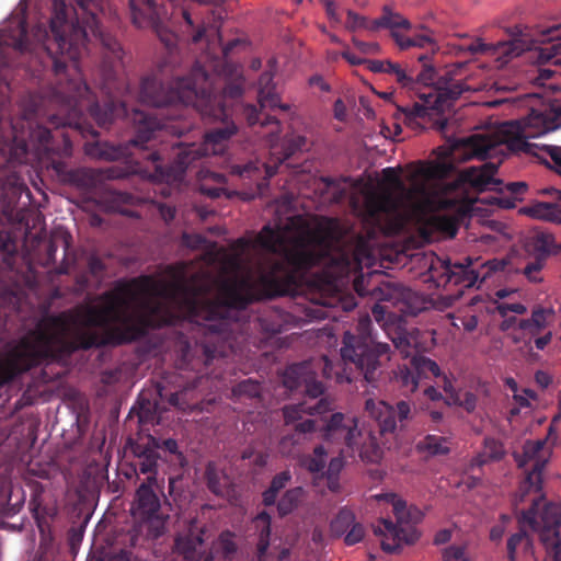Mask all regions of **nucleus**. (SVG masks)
I'll return each mask as SVG.
<instances>
[{
	"label": "nucleus",
	"mask_w": 561,
	"mask_h": 561,
	"mask_svg": "<svg viewBox=\"0 0 561 561\" xmlns=\"http://www.w3.org/2000/svg\"><path fill=\"white\" fill-rule=\"evenodd\" d=\"M381 173L383 183L389 187L401 188L403 186L400 175L394 168H385Z\"/></svg>",
	"instance_id": "51"
},
{
	"label": "nucleus",
	"mask_w": 561,
	"mask_h": 561,
	"mask_svg": "<svg viewBox=\"0 0 561 561\" xmlns=\"http://www.w3.org/2000/svg\"><path fill=\"white\" fill-rule=\"evenodd\" d=\"M388 66V75L394 77L396 81L404 89L414 90L415 89V80L414 76L411 72H408L405 69L401 67L398 62H390Z\"/></svg>",
	"instance_id": "42"
},
{
	"label": "nucleus",
	"mask_w": 561,
	"mask_h": 561,
	"mask_svg": "<svg viewBox=\"0 0 561 561\" xmlns=\"http://www.w3.org/2000/svg\"><path fill=\"white\" fill-rule=\"evenodd\" d=\"M262 391V386L260 382L253 380V379H245L237 383L232 388V396L236 399L241 398H250L255 399L259 398Z\"/></svg>",
	"instance_id": "39"
},
{
	"label": "nucleus",
	"mask_w": 561,
	"mask_h": 561,
	"mask_svg": "<svg viewBox=\"0 0 561 561\" xmlns=\"http://www.w3.org/2000/svg\"><path fill=\"white\" fill-rule=\"evenodd\" d=\"M419 448L427 451L430 455H446L449 453V440L447 437L438 435H427L419 443Z\"/></svg>",
	"instance_id": "35"
},
{
	"label": "nucleus",
	"mask_w": 561,
	"mask_h": 561,
	"mask_svg": "<svg viewBox=\"0 0 561 561\" xmlns=\"http://www.w3.org/2000/svg\"><path fill=\"white\" fill-rule=\"evenodd\" d=\"M205 478L208 489L216 495H225L228 493L230 480L228 476L220 471L215 462H208L205 470Z\"/></svg>",
	"instance_id": "29"
},
{
	"label": "nucleus",
	"mask_w": 561,
	"mask_h": 561,
	"mask_svg": "<svg viewBox=\"0 0 561 561\" xmlns=\"http://www.w3.org/2000/svg\"><path fill=\"white\" fill-rule=\"evenodd\" d=\"M543 193L553 194L554 202H534L523 207L520 211L535 219L561 222V191L551 187Z\"/></svg>",
	"instance_id": "22"
},
{
	"label": "nucleus",
	"mask_w": 561,
	"mask_h": 561,
	"mask_svg": "<svg viewBox=\"0 0 561 561\" xmlns=\"http://www.w3.org/2000/svg\"><path fill=\"white\" fill-rule=\"evenodd\" d=\"M88 270L91 275L99 277L104 273L105 264L99 256L91 255L88 260Z\"/></svg>",
	"instance_id": "58"
},
{
	"label": "nucleus",
	"mask_w": 561,
	"mask_h": 561,
	"mask_svg": "<svg viewBox=\"0 0 561 561\" xmlns=\"http://www.w3.org/2000/svg\"><path fill=\"white\" fill-rule=\"evenodd\" d=\"M327 451L323 446H317L313 453L301 458V466L311 473H322L325 467Z\"/></svg>",
	"instance_id": "36"
},
{
	"label": "nucleus",
	"mask_w": 561,
	"mask_h": 561,
	"mask_svg": "<svg viewBox=\"0 0 561 561\" xmlns=\"http://www.w3.org/2000/svg\"><path fill=\"white\" fill-rule=\"evenodd\" d=\"M344 467V461L342 457H333L328 466L327 471H323V474H330V476H340V472L342 471Z\"/></svg>",
	"instance_id": "61"
},
{
	"label": "nucleus",
	"mask_w": 561,
	"mask_h": 561,
	"mask_svg": "<svg viewBox=\"0 0 561 561\" xmlns=\"http://www.w3.org/2000/svg\"><path fill=\"white\" fill-rule=\"evenodd\" d=\"M442 381H443L442 387H443L444 391L447 394L446 399H444V403L447 407H450L451 404H458L459 403V397H458L457 392L455 391L451 381L445 375L442 376Z\"/></svg>",
	"instance_id": "53"
},
{
	"label": "nucleus",
	"mask_w": 561,
	"mask_h": 561,
	"mask_svg": "<svg viewBox=\"0 0 561 561\" xmlns=\"http://www.w3.org/2000/svg\"><path fill=\"white\" fill-rule=\"evenodd\" d=\"M355 515L351 510L342 508L331 522V533L336 536H343L354 524Z\"/></svg>",
	"instance_id": "38"
},
{
	"label": "nucleus",
	"mask_w": 561,
	"mask_h": 561,
	"mask_svg": "<svg viewBox=\"0 0 561 561\" xmlns=\"http://www.w3.org/2000/svg\"><path fill=\"white\" fill-rule=\"evenodd\" d=\"M505 263L497 260H490L479 263L473 262L470 257L466 259V263H451L449 260H440L432 262L428 273L430 279L437 287H446L449 285H459L463 288L478 287L492 276L493 273L502 271Z\"/></svg>",
	"instance_id": "9"
},
{
	"label": "nucleus",
	"mask_w": 561,
	"mask_h": 561,
	"mask_svg": "<svg viewBox=\"0 0 561 561\" xmlns=\"http://www.w3.org/2000/svg\"><path fill=\"white\" fill-rule=\"evenodd\" d=\"M181 14L186 27L192 32V42L195 44L201 42L206 33V27L202 19L195 13L192 7L182 9Z\"/></svg>",
	"instance_id": "33"
},
{
	"label": "nucleus",
	"mask_w": 561,
	"mask_h": 561,
	"mask_svg": "<svg viewBox=\"0 0 561 561\" xmlns=\"http://www.w3.org/2000/svg\"><path fill=\"white\" fill-rule=\"evenodd\" d=\"M505 455L503 444L492 437H486L483 440L482 449L470 461V467L481 468L482 466L501 460Z\"/></svg>",
	"instance_id": "25"
},
{
	"label": "nucleus",
	"mask_w": 561,
	"mask_h": 561,
	"mask_svg": "<svg viewBox=\"0 0 561 561\" xmlns=\"http://www.w3.org/2000/svg\"><path fill=\"white\" fill-rule=\"evenodd\" d=\"M199 191L202 194L210 198H218L225 192V188L222 186H208L206 183H202L199 185Z\"/></svg>",
	"instance_id": "63"
},
{
	"label": "nucleus",
	"mask_w": 561,
	"mask_h": 561,
	"mask_svg": "<svg viewBox=\"0 0 561 561\" xmlns=\"http://www.w3.org/2000/svg\"><path fill=\"white\" fill-rule=\"evenodd\" d=\"M522 510L517 515V522H519V517L522 515ZM519 530L516 534H513L507 539V559L510 561H517L516 550L517 547L523 545V550L525 553H533L534 551V540L531 536L524 529L525 526H529L526 523H518Z\"/></svg>",
	"instance_id": "26"
},
{
	"label": "nucleus",
	"mask_w": 561,
	"mask_h": 561,
	"mask_svg": "<svg viewBox=\"0 0 561 561\" xmlns=\"http://www.w3.org/2000/svg\"><path fill=\"white\" fill-rule=\"evenodd\" d=\"M307 144V139L300 135H288L283 138L278 145H272L268 161L261 163L259 161H249L244 164L230 165V174L242 180H257L263 171L264 180L274 176L278 168L289 160L296 152L301 151Z\"/></svg>",
	"instance_id": "12"
},
{
	"label": "nucleus",
	"mask_w": 561,
	"mask_h": 561,
	"mask_svg": "<svg viewBox=\"0 0 561 561\" xmlns=\"http://www.w3.org/2000/svg\"><path fill=\"white\" fill-rule=\"evenodd\" d=\"M531 321L537 324L541 330L547 325V312L542 308H537L531 312Z\"/></svg>",
	"instance_id": "64"
},
{
	"label": "nucleus",
	"mask_w": 561,
	"mask_h": 561,
	"mask_svg": "<svg viewBox=\"0 0 561 561\" xmlns=\"http://www.w3.org/2000/svg\"><path fill=\"white\" fill-rule=\"evenodd\" d=\"M253 527L257 533L256 553L257 561H267V549L271 537V516L266 512L257 514L253 522ZM289 557V550L284 548L278 554L277 561H284Z\"/></svg>",
	"instance_id": "23"
},
{
	"label": "nucleus",
	"mask_w": 561,
	"mask_h": 561,
	"mask_svg": "<svg viewBox=\"0 0 561 561\" xmlns=\"http://www.w3.org/2000/svg\"><path fill=\"white\" fill-rule=\"evenodd\" d=\"M163 7L156 0H129L131 22L138 28H153L159 32Z\"/></svg>",
	"instance_id": "19"
},
{
	"label": "nucleus",
	"mask_w": 561,
	"mask_h": 561,
	"mask_svg": "<svg viewBox=\"0 0 561 561\" xmlns=\"http://www.w3.org/2000/svg\"><path fill=\"white\" fill-rule=\"evenodd\" d=\"M331 410V402L325 398L320 399L314 404L304 401L284 407L283 415L285 423L286 425L293 424L294 432L280 438L278 444L279 451L283 455L291 456L295 454L296 447L302 444L307 434H311L318 428L323 432V426L328 420H323V424L320 427L317 420L310 417L304 419V415H323Z\"/></svg>",
	"instance_id": "11"
},
{
	"label": "nucleus",
	"mask_w": 561,
	"mask_h": 561,
	"mask_svg": "<svg viewBox=\"0 0 561 561\" xmlns=\"http://www.w3.org/2000/svg\"><path fill=\"white\" fill-rule=\"evenodd\" d=\"M542 151L551 159L552 165L548 164L549 168L553 169L558 174L561 175V147L554 145H545Z\"/></svg>",
	"instance_id": "46"
},
{
	"label": "nucleus",
	"mask_w": 561,
	"mask_h": 561,
	"mask_svg": "<svg viewBox=\"0 0 561 561\" xmlns=\"http://www.w3.org/2000/svg\"><path fill=\"white\" fill-rule=\"evenodd\" d=\"M518 328L531 336L538 335L542 330L531 321V318L518 321Z\"/></svg>",
	"instance_id": "60"
},
{
	"label": "nucleus",
	"mask_w": 561,
	"mask_h": 561,
	"mask_svg": "<svg viewBox=\"0 0 561 561\" xmlns=\"http://www.w3.org/2000/svg\"><path fill=\"white\" fill-rule=\"evenodd\" d=\"M404 298L407 299L405 311L411 316H417L420 312L427 309V300L417 293L409 290L404 294Z\"/></svg>",
	"instance_id": "44"
},
{
	"label": "nucleus",
	"mask_w": 561,
	"mask_h": 561,
	"mask_svg": "<svg viewBox=\"0 0 561 561\" xmlns=\"http://www.w3.org/2000/svg\"><path fill=\"white\" fill-rule=\"evenodd\" d=\"M392 505L396 522L390 518H381L375 533L381 535V549L388 553L398 552L402 545H413L420 538L416 524L423 518V513L415 506H407L405 501L397 494H387Z\"/></svg>",
	"instance_id": "8"
},
{
	"label": "nucleus",
	"mask_w": 561,
	"mask_h": 561,
	"mask_svg": "<svg viewBox=\"0 0 561 561\" xmlns=\"http://www.w3.org/2000/svg\"><path fill=\"white\" fill-rule=\"evenodd\" d=\"M133 453L135 455V471L147 474V477L157 478L158 461L161 458L159 454V439L148 435L133 446Z\"/></svg>",
	"instance_id": "17"
},
{
	"label": "nucleus",
	"mask_w": 561,
	"mask_h": 561,
	"mask_svg": "<svg viewBox=\"0 0 561 561\" xmlns=\"http://www.w3.org/2000/svg\"><path fill=\"white\" fill-rule=\"evenodd\" d=\"M382 19H386L383 28H388L391 32L397 31V28H404L410 30L411 23L408 19H405L403 15H401L398 12H393L390 7L385 5L382 8Z\"/></svg>",
	"instance_id": "40"
},
{
	"label": "nucleus",
	"mask_w": 561,
	"mask_h": 561,
	"mask_svg": "<svg viewBox=\"0 0 561 561\" xmlns=\"http://www.w3.org/2000/svg\"><path fill=\"white\" fill-rule=\"evenodd\" d=\"M526 311L527 308L520 302H502L497 306V312L503 318L510 313L524 314Z\"/></svg>",
	"instance_id": "50"
},
{
	"label": "nucleus",
	"mask_w": 561,
	"mask_h": 561,
	"mask_svg": "<svg viewBox=\"0 0 561 561\" xmlns=\"http://www.w3.org/2000/svg\"><path fill=\"white\" fill-rule=\"evenodd\" d=\"M557 433L549 426L545 439L526 440L522 454H514L518 468L524 469L525 478L519 486V500L535 492L531 504L523 511L519 523H526L531 530L538 533L539 540L552 561H561V510L553 503H545L542 489V472L551 455V446L557 444Z\"/></svg>",
	"instance_id": "4"
},
{
	"label": "nucleus",
	"mask_w": 561,
	"mask_h": 561,
	"mask_svg": "<svg viewBox=\"0 0 561 561\" xmlns=\"http://www.w3.org/2000/svg\"><path fill=\"white\" fill-rule=\"evenodd\" d=\"M556 241L552 233L534 229L525 240L526 252L534 257L523 268V274L531 283L542 280L541 270L545 267L548 257L553 253Z\"/></svg>",
	"instance_id": "15"
},
{
	"label": "nucleus",
	"mask_w": 561,
	"mask_h": 561,
	"mask_svg": "<svg viewBox=\"0 0 561 561\" xmlns=\"http://www.w3.org/2000/svg\"><path fill=\"white\" fill-rule=\"evenodd\" d=\"M159 450H162L169 455L167 460L170 461L172 466L183 469L187 465L186 457L180 450L179 444L175 439H159Z\"/></svg>",
	"instance_id": "34"
},
{
	"label": "nucleus",
	"mask_w": 561,
	"mask_h": 561,
	"mask_svg": "<svg viewBox=\"0 0 561 561\" xmlns=\"http://www.w3.org/2000/svg\"><path fill=\"white\" fill-rule=\"evenodd\" d=\"M388 66V75L394 77L396 81L404 89L414 90L415 89V80L414 76L411 72H408L405 69L401 67L398 62H390Z\"/></svg>",
	"instance_id": "41"
},
{
	"label": "nucleus",
	"mask_w": 561,
	"mask_h": 561,
	"mask_svg": "<svg viewBox=\"0 0 561 561\" xmlns=\"http://www.w3.org/2000/svg\"><path fill=\"white\" fill-rule=\"evenodd\" d=\"M438 206L444 209L460 211L467 208L468 204L463 198L442 196Z\"/></svg>",
	"instance_id": "48"
},
{
	"label": "nucleus",
	"mask_w": 561,
	"mask_h": 561,
	"mask_svg": "<svg viewBox=\"0 0 561 561\" xmlns=\"http://www.w3.org/2000/svg\"><path fill=\"white\" fill-rule=\"evenodd\" d=\"M291 474L289 471L285 470L277 473L271 481V484L267 490H265L262 494L263 504L265 506H271L276 503V499L278 493L287 485L290 481Z\"/></svg>",
	"instance_id": "32"
},
{
	"label": "nucleus",
	"mask_w": 561,
	"mask_h": 561,
	"mask_svg": "<svg viewBox=\"0 0 561 561\" xmlns=\"http://www.w3.org/2000/svg\"><path fill=\"white\" fill-rule=\"evenodd\" d=\"M24 53L30 49L27 25L24 20H19L11 27L10 32L2 30L0 35V68L9 67L11 59L8 49Z\"/></svg>",
	"instance_id": "18"
},
{
	"label": "nucleus",
	"mask_w": 561,
	"mask_h": 561,
	"mask_svg": "<svg viewBox=\"0 0 561 561\" xmlns=\"http://www.w3.org/2000/svg\"><path fill=\"white\" fill-rule=\"evenodd\" d=\"M394 378L405 394L415 392L420 386L415 371L412 368L410 362L408 365L404 364L398 366V369L394 373Z\"/></svg>",
	"instance_id": "31"
},
{
	"label": "nucleus",
	"mask_w": 561,
	"mask_h": 561,
	"mask_svg": "<svg viewBox=\"0 0 561 561\" xmlns=\"http://www.w3.org/2000/svg\"><path fill=\"white\" fill-rule=\"evenodd\" d=\"M196 67H199L201 69H203L207 73V76L209 77V80L211 82L213 94L217 95V96H221V103L224 105H225V103H224L225 96H229L231 99H236V98H239L242 94V88L239 84H227L225 88L221 89L222 90V94L218 93L219 89L216 88L215 76L210 75L199 62H196L192 67L191 72H190L188 76L173 78L169 82V84L165 87V91H173V90L176 91V82L180 81V80H183L182 87H185L187 84L188 80H192V82H194L195 78H193L192 73H193V70Z\"/></svg>",
	"instance_id": "24"
},
{
	"label": "nucleus",
	"mask_w": 561,
	"mask_h": 561,
	"mask_svg": "<svg viewBox=\"0 0 561 561\" xmlns=\"http://www.w3.org/2000/svg\"><path fill=\"white\" fill-rule=\"evenodd\" d=\"M506 190L515 199H520L527 192L528 185L526 182H511L506 184Z\"/></svg>",
	"instance_id": "59"
},
{
	"label": "nucleus",
	"mask_w": 561,
	"mask_h": 561,
	"mask_svg": "<svg viewBox=\"0 0 561 561\" xmlns=\"http://www.w3.org/2000/svg\"><path fill=\"white\" fill-rule=\"evenodd\" d=\"M410 363L420 383L422 380L442 376V371L437 363L424 355L412 356Z\"/></svg>",
	"instance_id": "30"
},
{
	"label": "nucleus",
	"mask_w": 561,
	"mask_h": 561,
	"mask_svg": "<svg viewBox=\"0 0 561 561\" xmlns=\"http://www.w3.org/2000/svg\"><path fill=\"white\" fill-rule=\"evenodd\" d=\"M365 64H367V67L370 71L376 73H388V66L390 65V60H365Z\"/></svg>",
	"instance_id": "62"
},
{
	"label": "nucleus",
	"mask_w": 561,
	"mask_h": 561,
	"mask_svg": "<svg viewBox=\"0 0 561 561\" xmlns=\"http://www.w3.org/2000/svg\"><path fill=\"white\" fill-rule=\"evenodd\" d=\"M430 106L419 102H415L412 105L398 107V111L403 115V122L415 130L425 128L423 122H425V118L430 115Z\"/></svg>",
	"instance_id": "28"
},
{
	"label": "nucleus",
	"mask_w": 561,
	"mask_h": 561,
	"mask_svg": "<svg viewBox=\"0 0 561 561\" xmlns=\"http://www.w3.org/2000/svg\"><path fill=\"white\" fill-rule=\"evenodd\" d=\"M371 327L373 322L368 314L359 318L357 334L347 331L343 335L341 357L345 366L355 367L368 386L378 388L382 365L390 359V345L376 342L370 334Z\"/></svg>",
	"instance_id": "6"
},
{
	"label": "nucleus",
	"mask_w": 561,
	"mask_h": 561,
	"mask_svg": "<svg viewBox=\"0 0 561 561\" xmlns=\"http://www.w3.org/2000/svg\"><path fill=\"white\" fill-rule=\"evenodd\" d=\"M139 422L148 423L154 419L156 407L148 400L146 402L139 401Z\"/></svg>",
	"instance_id": "54"
},
{
	"label": "nucleus",
	"mask_w": 561,
	"mask_h": 561,
	"mask_svg": "<svg viewBox=\"0 0 561 561\" xmlns=\"http://www.w3.org/2000/svg\"><path fill=\"white\" fill-rule=\"evenodd\" d=\"M344 542L347 546L356 545L357 542L362 541L365 535V529L362 524L356 523L354 520V524L350 527V529L344 534Z\"/></svg>",
	"instance_id": "47"
},
{
	"label": "nucleus",
	"mask_w": 561,
	"mask_h": 561,
	"mask_svg": "<svg viewBox=\"0 0 561 561\" xmlns=\"http://www.w3.org/2000/svg\"><path fill=\"white\" fill-rule=\"evenodd\" d=\"M367 23V18L364 15H360L352 10L347 11V16L345 21V27L352 32L364 28L365 24Z\"/></svg>",
	"instance_id": "49"
},
{
	"label": "nucleus",
	"mask_w": 561,
	"mask_h": 561,
	"mask_svg": "<svg viewBox=\"0 0 561 561\" xmlns=\"http://www.w3.org/2000/svg\"><path fill=\"white\" fill-rule=\"evenodd\" d=\"M75 1L70 20L67 4L55 0L50 35L43 31L44 48L56 76L50 103L57 112L48 116V122L94 139L99 133L85 113L101 128H108L116 118L126 119L134 130L129 144L139 148L141 158L150 164L145 173L161 183H180L193 162L222 154L237 126L227 122L230 111L221 96L213 94L207 73L196 67L192 73L195 81L188 80L185 87L183 80L178 81L176 91H165L157 76H146L137 100L159 113L129 110L134 95L123 73L124 50L102 28L106 0Z\"/></svg>",
	"instance_id": "2"
},
{
	"label": "nucleus",
	"mask_w": 561,
	"mask_h": 561,
	"mask_svg": "<svg viewBox=\"0 0 561 561\" xmlns=\"http://www.w3.org/2000/svg\"><path fill=\"white\" fill-rule=\"evenodd\" d=\"M265 251L279 259L260 270L257 277L224 279L215 298L209 295L215 280L208 274L187 276L174 270V279L160 283L142 275L119 279L111 290L98 297L76 314H45L35 327L0 352V388L49 359L78 351L121 346L144 339L149 329L191 325L194 350L190 342L181 347L182 360L193 369L208 367L225 357L226 342L232 332L231 313L245 309L261 298L295 296L305 274L313 266L330 264L341 272V222L321 217L313 227L266 225L256 237Z\"/></svg>",
	"instance_id": "1"
},
{
	"label": "nucleus",
	"mask_w": 561,
	"mask_h": 561,
	"mask_svg": "<svg viewBox=\"0 0 561 561\" xmlns=\"http://www.w3.org/2000/svg\"><path fill=\"white\" fill-rule=\"evenodd\" d=\"M87 153L89 156L105 160H114L119 156V151L117 149L108 146L106 142L99 141L87 145Z\"/></svg>",
	"instance_id": "43"
},
{
	"label": "nucleus",
	"mask_w": 561,
	"mask_h": 561,
	"mask_svg": "<svg viewBox=\"0 0 561 561\" xmlns=\"http://www.w3.org/2000/svg\"><path fill=\"white\" fill-rule=\"evenodd\" d=\"M320 181L324 184V191L330 194V199L334 204L343 203L350 195V186H353L351 178L347 176L339 179L321 176Z\"/></svg>",
	"instance_id": "27"
},
{
	"label": "nucleus",
	"mask_w": 561,
	"mask_h": 561,
	"mask_svg": "<svg viewBox=\"0 0 561 561\" xmlns=\"http://www.w3.org/2000/svg\"><path fill=\"white\" fill-rule=\"evenodd\" d=\"M465 549L459 546H450L443 551V561H462L467 560L463 558Z\"/></svg>",
	"instance_id": "56"
},
{
	"label": "nucleus",
	"mask_w": 561,
	"mask_h": 561,
	"mask_svg": "<svg viewBox=\"0 0 561 561\" xmlns=\"http://www.w3.org/2000/svg\"><path fill=\"white\" fill-rule=\"evenodd\" d=\"M352 42L362 54L377 55L380 53V45L377 42H364L355 36L352 38Z\"/></svg>",
	"instance_id": "52"
},
{
	"label": "nucleus",
	"mask_w": 561,
	"mask_h": 561,
	"mask_svg": "<svg viewBox=\"0 0 561 561\" xmlns=\"http://www.w3.org/2000/svg\"><path fill=\"white\" fill-rule=\"evenodd\" d=\"M317 369H321L322 376L333 379L337 383L352 382L353 377L337 370L335 365L323 355L318 359L305 360L288 366L283 375V383L290 391L301 390L310 399H317L324 392V386L317 379Z\"/></svg>",
	"instance_id": "10"
},
{
	"label": "nucleus",
	"mask_w": 561,
	"mask_h": 561,
	"mask_svg": "<svg viewBox=\"0 0 561 561\" xmlns=\"http://www.w3.org/2000/svg\"><path fill=\"white\" fill-rule=\"evenodd\" d=\"M466 49L472 55L493 54L495 50H500L507 57H517L526 50H534L537 53L538 62L546 64L553 60L554 65L561 66V24L526 32L519 31L518 36L508 43H500L497 47L478 38Z\"/></svg>",
	"instance_id": "7"
},
{
	"label": "nucleus",
	"mask_w": 561,
	"mask_h": 561,
	"mask_svg": "<svg viewBox=\"0 0 561 561\" xmlns=\"http://www.w3.org/2000/svg\"><path fill=\"white\" fill-rule=\"evenodd\" d=\"M218 543L222 554L228 558L237 551V545L233 540L231 531H222L219 536Z\"/></svg>",
	"instance_id": "45"
},
{
	"label": "nucleus",
	"mask_w": 561,
	"mask_h": 561,
	"mask_svg": "<svg viewBox=\"0 0 561 561\" xmlns=\"http://www.w3.org/2000/svg\"><path fill=\"white\" fill-rule=\"evenodd\" d=\"M435 69L432 66H425L424 69L414 77L415 87L417 84L431 85L435 81Z\"/></svg>",
	"instance_id": "55"
},
{
	"label": "nucleus",
	"mask_w": 561,
	"mask_h": 561,
	"mask_svg": "<svg viewBox=\"0 0 561 561\" xmlns=\"http://www.w3.org/2000/svg\"><path fill=\"white\" fill-rule=\"evenodd\" d=\"M463 89L461 83H450L448 87L440 89L439 98L456 100L461 95Z\"/></svg>",
	"instance_id": "57"
},
{
	"label": "nucleus",
	"mask_w": 561,
	"mask_h": 561,
	"mask_svg": "<svg viewBox=\"0 0 561 561\" xmlns=\"http://www.w3.org/2000/svg\"><path fill=\"white\" fill-rule=\"evenodd\" d=\"M496 172V163L483 161L480 165L463 169L460 181L479 192L494 190L500 184V181L494 178Z\"/></svg>",
	"instance_id": "20"
},
{
	"label": "nucleus",
	"mask_w": 561,
	"mask_h": 561,
	"mask_svg": "<svg viewBox=\"0 0 561 561\" xmlns=\"http://www.w3.org/2000/svg\"><path fill=\"white\" fill-rule=\"evenodd\" d=\"M528 124L538 128V131L536 134H528L527 137L547 134L561 127V99L552 101L542 110H531Z\"/></svg>",
	"instance_id": "21"
},
{
	"label": "nucleus",
	"mask_w": 561,
	"mask_h": 561,
	"mask_svg": "<svg viewBox=\"0 0 561 561\" xmlns=\"http://www.w3.org/2000/svg\"><path fill=\"white\" fill-rule=\"evenodd\" d=\"M304 490L300 486L287 490L277 503V511L280 516H285L297 507L301 500Z\"/></svg>",
	"instance_id": "37"
},
{
	"label": "nucleus",
	"mask_w": 561,
	"mask_h": 561,
	"mask_svg": "<svg viewBox=\"0 0 561 561\" xmlns=\"http://www.w3.org/2000/svg\"><path fill=\"white\" fill-rule=\"evenodd\" d=\"M37 115L36 110L26 114L20 130L18 124H9L12 129L9 158L0 168V214L7 217L12 216L22 193L27 191L23 178L15 170L16 164H43L51 169L62 183L81 190L93 188L99 181L95 170L70 169L65 161L55 158L51 131L34 119Z\"/></svg>",
	"instance_id": "3"
},
{
	"label": "nucleus",
	"mask_w": 561,
	"mask_h": 561,
	"mask_svg": "<svg viewBox=\"0 0 561 561\" xmlns=\"http://www.w3.org/2000/svg\"><path fill=\"white\" fill-rule=\"evenodd\" d=\"M513 123H506L502 126L501 134H476L466 139V146L472 157H477L481 160H485L489 157H493L502 151L501 147L508 144L510 138L506 135L507 128Z\"/></svg>",
	"instance_id": "16"
},
{
	"label": "nucleus",
	"mask_w": 561,
	"mask_h": 561,
	"mask_svg": "<svg viewBox=\"0 0 561 561\" xmlns=\"http://www.w3.org/2000/svg\"><path fill=\"white\" fill-rule=\"evenodd\" d=\"M156 477H147L136 491L135 505L133 514L142 523L148 524L149 535L158 538L164 530V517L160 512V499L154 489H158Z\"/></svg>",
	"instance_id": "13"
},
{
	"label": "nucleus",
	"mask_w": 561,
	"mask_h": 561,
	"mask_svg": "<svg viewBox=\"0 0 561 561\" xmlns=\"http://www.w3.org/2000/svg\"><path fill=\"white\" fill-rule=\"evenodd\" d=\"M274 75L271 71H264L259 78V91L257 99L260 104V110L252 104H248L243 106V116L247 119L249 126H255L260 123L261 127H266L268 125H274L270 134L273 135L275 131H278V121L271 116L265 115L263 119L261 116L263 113L261 110L263 108H275L280 107L283 110H287V106H282L279 104L280 99L275 91V84L273 83Z\"/></svg>",
	"instance_id": "14"
},
{
	"label": "nucleus",
	"mask_w": 561,
	"mask_h": 561,
	"mask_svg": "<svg viewBox=\"0 0 561 561\" xmlns=\"http://www.w3.org/2000/svg\"><path fill=\"white\" fill-rule=\"evenodd\" d=\"M365 413L376 423V431L363 433L358 430L355 417L343 413L330 415L323 426V438L330 442H343L352 450H357L359 457L367 462H378L382 457V446L397 438L398 432L405 427L412 417L410 402L400 400L390 405L382 400L368 398L364 405Z\"/></svg>",
	"instance_id": "5"
}]
</instances>
